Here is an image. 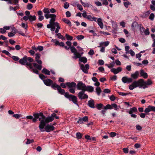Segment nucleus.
<instances>
[{"mask_svg":"<svg viewBox=\"0 0 155 155\" xmlns=\"http://www.w3.org/2000/svg\"><path fill=\"white\" fill-rule=\"evenodd\" d=\"M154 14L153 13H151L149 17V19H150L151 20H153L154 19Z\"/></svg>","mask_w":155,"mask_h":155,"instance_id":"obj_51","label":"nucleus"},{"mask_svg":"<svg viewBox=\"0 0 155 155\" xmlns=\"http://www.w3.org/2000/svg\"><path fill=\"white\" fill-rule=\"evenodd\" d=\"M98 64L99 65H103L104 64V62L102 60H99L98 61Z\"/></svg>","mask_w":155,"mask_h":155,"instance_id":"obj_52","label":"nucleus"},{"mask_svg":"<svg viewBox=\"0 0 155 155\" xmlns=\"http://www.w3.org/2000/svg\"><path fill=\"white\" fill-rule=\"evenodd\" d=\"M137 111V108L135 107H133L131 108L129 112L130 114H131L133 113H135Z\"/></svg>","mask_w":155,"mask_h":155,"instance_id":"obj_33","label":"nucleus"},{"mask_svg":"<svg viewBox=\"0 0 155 155\" xmlns=\"http://www.w3.org/2000/svg\"><path fill=\"white\" fill-rule=\"evenodd\" d=\"M12 58L15 61H18L19 60V58L18 57L16 56H13L12 57Z\"/></svg>","mask_w":155,"mask_h":155,"instance_id":"obj_54","label":"nucleus"},{"mask_svg":"<svg viewBox=\"0 0 155 155\" xmlns=\"http://www.w3.org/2000/svg\"><path fill=\"white\" fill-rule=\"evenodd\" d=\"M38 70V69L36 68H33L32 70H31V71H32L34 73H35L36 74H38L39 73Z\"/></svg>","mask_w":155,"mask_h":155,"instance_id":"obj_50","label":"nucleus"},{"mask_svg":"<svg viewBox=\"0 0 155 155\" xmlns=\"http://www.w3.org/2000/svg\"><path fill=\"white\" fill-rule=\"evenodd\" d=\"M64 96L68 99L69 101H72L74 104L78 106V98L75 96L69 94L68 92H66Z\"/></svg>","mask_w":155,"mask_h":155,"instance_id":"obj_5","label":"nucleus"},{"mask_svg":"<svg viewBox=\"0 0 155 155\" xmlns=\"http://www.w3.org/2000/svg\"><path fill=\"white\" fill-rule=\"evenodd\" d=\"M34 141L33 139L30 140L28 139L27 140V141L26 143V144H30L31 143L34 142Z\"/></svg>","mask_w":155,"mask_h":155,"instance_id":"obj_47","label":"nucleus"},{"mask_svg":"<svg viewBox=\"0 0 155 155\" xmlns=\"http://www.w3.org/2000/svg\"><path fill=\"white\" fill-rule=\"evenodd\" d=\"M56 24H57V28L55 30V32L56 33H58L59 30L60 28V27L59 26V25L58 23H56Z\"/></svg>","mask_w":155,"mask_h":155,"instance_id":"obj_45","label":"nucleus"},{"mask_svg":"<svg viewBox=\"0 0 155 155\" xmlns=\"http://www.w3.org/2000/svg\"><path fill=\"white\" fill-rule=\"evenodd\" d=\"M34 118L33 117L32 121L34 123L36 122L37 121L38 119L40 121L39 125V127L41 131L43 132L45 131L44 128L46 124V117L44 115L42 112L39 113H35L33 114Z\"/></svg>","mask_w":155,"mask_h":155,"instance_id":"obj_1","label":"nucleus"},{"mask_svg":"<svg viewBox=\"0 0 155 155\" xmlns=\"http://www.w3.org/2000/svg\"><path fill=\"white\" fill-rule=\"evenodd\" d=\"M94 87L91 86H86L85 87L84 91H87L89 92H92L94 91Z\"/></svg>","mask_w":155,"mask_h":155,"instance_id":"obj_20","label":"nucleus"},{"mask_svg":"<svg viewBox=\"0 0 155 155\" xmlns=\"http://www.w3.org/2000/svg\"><path fill=\"white\" fill-rule=\"evenodd\" d=\"M141 56V54L140 53L136 54V57L137 58H138L139 60L140 61L141 59L140 58V57Z\"/></svg>","mask_w":155,"mask_h":155,"instance_id":"obj_62","label":"nucleus"},{"mask_svg":"<svg viewBox=\"0 0 155 155\" xmlns=\"http://www.w3.org/2000/svg\"><path fill=\"white\" fill-rule=\"evenodd\" d=\"M140 31L142 32H143L144 31V28H143L141 24L140 25Z\"/></svg>","mask_w":155,"mask_h":155,"instance_id":"obj_64","label":"nucleus"},{"mask_svg":"<svg viewBox=\"0 0 155 155\" xmlns=\"http://www.w3.org/2000/svg\"><path fill=\"white\" fill-rule=\"evenodd\" d=\"M51 86V87L54 90H56L57 89V90H58V89H59V88H60L59 87H60L59 85L55 83H53Z\"/></svg>","mask_w":155,"mask_h":155,"instance_id":"obj_30","label":"nucleus"},{"mask_svg":"<svg viewBox=\"0 0 155 155\" xmlns=\"http://www.w3.org/2000/svg\"><path fill=\"white\" fill-rule=\"evenodd\" d=\"M109 42L108 41L105 42H101L99 44L100 45L98 46V47H101L104 46V47L105 48L107 46L109 45Z\"/></svg>","mask_w":155,"mask_h":155,"instance_id":"obj_28","label":"nucleus"},{"mask_svg":"<svg viewBox=\"0 0 155 155\" xmlns=\"http://www.w3.org/2000/svg\"><path fill=\"white\" fill-rule=\"evenodd\" d=\"M131 3L128 1L125 2H124V5L126 8H128V6L130 5Z\"/></svg>","mask_w":155,"mask_h":155,"instance_id":"obj_44","label":"nucleus"},{"mask_svg":"<svg viewBox=\"0 0 155 155\" xmlns=\"http://www.w3.org/2000/svg\"><path fill=\"white\" fill-rule=\"evenodd\" d=\"M56 114L55 113H53L51 114V116L47 117H46V124L54 120V118L56 119H58L59 117L56 116Z\"/></svg>","mask_w":155,"mask_h":155,"instance_id":"obj_7","label":"nucleus"},{"mask_svg":"<svg viewBox=\"0 0 155 155\" xmlns=\"http://www.w3.org/2000/svg\"><path fill=\"white\" fill-rule=\"evenodd\" d=\"M110 22L112 24L113 28H114H114H115L117 25L116 22H115L113 20H111Z\"/></svg>","mask_w":155,"mask_h":155,"instance_id":"obj_59","label":"nucleus"},{"mask_svg":"<svg viewBox=\"0 0 155 155\" xmlns=\"http://www.w3.org/2000/svg\"><path fill=\"white\" fill-rule=\"evenodd\" d=\"M33 59L31 57L25 55L22 58L20 59L19 62L22 65H25L26 67L31 66L32 64L31 62H33Z\"/></svg>","mask_w":155,"mask_h":155,"instance_id":"obj_4","label":"nucleus"},{"mask_svg":"<svg viewBox=\"0 0 155 155\" xmlns=\"http://www.w3.org/2000/svg\"><path fill=\"white\" fill-rule=\"evenodd\" d=\"M118 93L119 95L123 96H125L127 95H128L129 94H130V93H124V92H118Z\"/></svg>","mask_w":155,"mask_h":155,"instance_id":"obj_46","label":"nucleus"},{"mask_svg":"<svg viewBox=\"0 0 155 155\" xmlns=\"http://www.w3.org/2000/svg\"><path fill=\"white\" fill-rule=\"evenodd\" d=\"M42 72L45 74L47 75H50V72L49 71L45 68H43L41 71Z\"/></svg>","mask_w":155,"mask_h":155,"instance_id":"obj_32","label":"nucleus"},{"mask_svg":"<svg viewBox=\"0 0 155 155\" xmlns=\"http://www.w3.org/2000/svg\"><path fill=\"white\" fill-rule=\"evenodd\" d=\"M42 63V62L41 64H37L35 63H32V65L34 68H36L38 70H41L42 68V66L41 65Z\"/></svg>","mask_w":155,"mask_h":155,"instance_id":"obj_18","label":"nucleus"},{"mask_svg":"<svg viewBox=\"0 0 155 155\" xmlns=\"http://www.w3.org/2000/svg\"><path fill=\"white\" fill-rule=\"evenodd\" d=\"M138 23L136 21H134L133 22L131 25V27L132 29H134L135 28L138 26Z\"/></svg>","mask_w":155,"mask_h":155,"instance_id":"obj_36","label":"nucleus"},{"mask_svg":"<svg viewBox=\"0 0 155 155\" xmlns=\"http://www.w3.org/2000/svg\"><path fill=\"white\" fill-rule=\"evenodd\" d=\"M79 58V60L82 62L83 63H86L87 61V58L85 57H80V58Z\"/></svg>","mask_w":155,"mask_h":155,"instance_id":"obj_34","label":"nucleus"},{"mask_svg":"<svg viewBox=\"0 0 155 155\" xmlns=\"http://www.w3.org/2000/svg\"><path fill=\"white\" fill-rule=\"evenodd\" d=\"M87 19L88 20L91 21H97V18L96 17H95L94 16H92L90 15H87Z\"/></svg>","mask_w":155,"mask_h":155,"instance_id":"obj_24","label":"nucleus"},{"mask_svg":"<svg viewBox=\"0 0 155 155\" xmlns=\"http://www.w3.org/2000/svg\"><path fill=\"white\" fill-rule=\"evenodd\" d=\"M96 92L98 95L99 96L101 92V91L100 87H97L96 88Z\"/></svg>","mask_w":155,"mask_h":155,"instance_id":"obj_42","label":"nucleus"},{"mask_svg":"<svg viewBox=\"0 0 155 155\" xmlns=\"http://www.w3.org/2000/svg\"><path fill=\"white\" fill-rule=\"evenodd\" d=\"M81 68L82 71L85 73L87 74L88 73L87 70L85 68L84 65L83 64H82L81 65Z\"/></svg>","mask_w":155,"mask_h":155,"instance_id":"obj_37","label":"nucleus"},{"mask_svg":"<svg viewBox=\"0 0 155 155\" xmlns=\"http://www.w3.org/2000/svg\"><path fill=\"white\" fill-rule=\"evenodd\" d=\"M43 11L45 14L44 16L46 19L51 18L49 21V23L51 25V26H54L55 28V26L57 27V24H56V23H58L54 22L56 17V15L53 14H50L49 9L48 8H44Z\"/></svg>","mask_w":155,"mask_h":155,"instance_id":"obj_2","label":"nucleus"},{"mask_svg":"<svg viewBox=\"0 0 155 155\" xmlns=\"http://www.w3.org/2000/svg\"><path fill=\"white\" fill-rule=\"evenodd\" d=\"M69 91L71 93L74 94L75 92L74 88H69Z\"/></svg>","mask_w":155,"mask_h":155,"instance_id":"obj_60","label":"nucleus"},{"mask_svg":"<svg viewBox=\"0 0 155 155\" xmlns=\"http://www.w3.org/2000/svg\"><path fill=\"white\" fill-rule=\"evenodd\" d=\"M147 114H146V113H141L140 114H139L140 117L143 118H144L145 117V116Z\"/></svg>","mask_w":155,"mask_h":155,"instance_id":"obj_61","label":"nucleus"},{"mask_svg":"<svg viewBox=\"0 0 155 155\" xmlns=\"http://www.w3.org/2000/svg\"><path fill=\"white\" fill-rule=\"evenodd\" d=\"M98 70L99 71L102 72H103L104 71V68L102 67H100L98 68Z\"/></svg>","mask_w":155,"mask_h":155,"instance_id":"obj_63","label":"nucleus"},{"mask_svg":"<svg viewBox=\"0 0 155 155\" xmlns=\"http://www.w3.org/2000/svg\"><path fill=\"white\" fill-rule=\"evenodd\" d=\"M39 78H40L43 80V82H44V80H46V79H45L47 78V76H45V75H44L43 74H40L39 75Z\"/></svg>","mask_w":155,"mask_h":155,"instance_id":"obj_40","label":"nucleus"},{"mask_svg":"<svg viewBox=\"0 0 155 155\" xmlns=\"http://www.w3.org/2000/svg\"><path fill=\"white\" fill-rule=\"evenodd\" d=\"M59 88H59V89H58V93L64 95L65 94V93L64 90V89H61V87H60Z\"/></svg>","mask_w":155,"mask_h":155,"instance_id":"obj_38","label":"nucleus"},{"mask_svg":"<svg viewBox=\"0 0 155 155\" xmlns=\"http://www.w3.org/2000/svg\"><path fill=\"white\" fill-rule=\"evenodd\" d=\"M96 106L97 109L99 110H100L102 108L104 109L103 108L105 106L101 103L97 104Z\"/></svg>","mask_w":155,"mask_h":155,"instance_id":"obj_35","label":"nucleus"},{"mask_svg":"<svg viewBox=\"0 0 155 155\" xmlns=\"http://www.w3.org/2000/svg\"><path fill=\"white\" fill-rule=\"evenodd\" d=\"M43 82L44 84L48 86H51L53 83V81L50 79H46Z\"/></svg>","mask_w":155,"mask_h":155,"instance_id":"obj_16","label":"nucleus"},{"mask_svg":"<svg viewBox=\"0 0 155 155\" xmlns=\"http://www.w3.org/2000/svg\"><path fill=\"white\" fill-rule=\"evenodd\" d=\"M88 118L87 116H85L83 118H79L78 120L77 121L78 123L81 124L83 123V122H87L88 121Z\"/></svg>","mask_w":155,"mask_h":155,"instance_id":"obj_13","label":"nucleus"},{"mask_svg":"<svg viewBox=\"0 0 155 155\" xmlns=\"http://www.w3.org/2000/svg\"><path fill=\"white\" fill-rule=\"evenodd\" d=\"M77 7L78 8V9L81 11H82L83 10V8L82 6L79 4H77Z\"/></svg>","mask_w":155,"mask_h":155,"instance_id":"obj_53","label":"nucleus"},{"mask_svg":"<svg viewBox=\"0 0 155 155\" xmlns=\"http://www.w3.org/2000/svg\"><path fill=\"white\" fill-rule=\"evenodd\" d=\"M70 49L71 52L74 54V56L72 57V58L75 59H77L78 58H80L81 55L83 54V52L81 53V54L78 52L77 49L73 46L70 47Z\"/></svg>","mask_w":155,"mask_h":155,"instance_id":"obj_6","label":"nucleus"},{"mask_svg":"<svg viewBox=\"0 0 155 155\" xmlns=\"http://www.w3.org/2000/svg\"><path fill=\"white\" fill-rule=\"evenodd\" d=\"M54 127L53 125H50L49 124H48L47 125H46L45 126L44 128L45 130V131L46 132H49L51 131H52L54 129Z\"/></svg>","mask_w":155,"mask_h":155,"instance_id":"obj_11","label":"nucleus"},{"mask_svg":"<svg viewBox=\"0 0 155 155\" xmlns=\"http://www.w3.org/2000/svg\"><path fill=\"white\" fill-rule=\"evenodd\" d=\"M122 81L124 83H130L132 82L133 79L131 78H128L127 77H124L122 78Z\"/></svg>","mask_w":155,"mask_h":155,"instance_id":"obj_14","label":"nucleus"},{"mask_svg":"<svg viewBox=\"0 0 155 155\" xmlns=\"http://www.w3.org/2000/svg\"><path fill=\"white\" fill-rule=\"evenodd\" d=\"M65 36L66 39L68 40L71 41L73 39V37L68 34H66Z\"/></svg>","mask_w":155,"mask_h":155,"instance_id":"obj_43","label":"nucleus"},{"mask_svg":"<svg viewBox=\"0 0 155 155\" xmlns=\"http://www.w3.org/2000/svg\"><path fill=\"white\" fill-rule=\"evenodd\" d=\"M87 105L89 107L91 108H94V102L93 100L89 101L87 102Z\"/></svg>","mask_w":155,"mask_h":155,"instance_id":"obj_22","label":"nucleus"},{"mask_svg":"<svg viewBox=\"0 0 155 155\" xmlns=\"http://www.w3.org/2000/svg\"><path fill=\"white\" fill-rule=\"evenodd\" d=\"M84 37L82 35H78L76 36L77 39L79 40H81L84 39Z\"/></svg>","mask_w":155,"mask_h":155,"instance_id":"obj_48","label":"nucleus"},{"mask_svg":"<svg viewBox=\"0 0 155 155\" xmlns=\"http://www.w3.org/2000/svg\"><path fill=\"white\" fill-rule=\"evenodd\" d=\"M12 31L15 33H16L18 32V30L16 29L15 27H13L12 28Z\"/></svg>","mask_w":155,"mask_h":155,"instance_id":"obj_57","label":"nucleus"},{"mask_svg":"<svg viewBox=\"0 0 155 155\" xmlns=\"http://www.w3.org/2000/svg\"><path fill=\"white\" fill-rule=\"evenodd\" d=\"M37 13L39 16L38 20L40 21H42L44 18V16L42 15L43 14L42 12L40 10Z\"/></svg>","mask_w":155,"mask_h":155,"instance_id":"obj_25","label":"nucleus"},{"mask_svg":"<svg viewBox=\"0 0 155 155\" xmlns=\"http://www.w3.org/2000/svg\"><path fill=\"white\" fill-rule=\"evenodd\" d=\"M103 108L105 110H111L114 108L116 110H117L119 109L118 108L117 104L115 103L112 104L111 105L107 104L106 106L104 107Z\"/></svg>","mask_w":155,"mask_h":155,"instance_id":"obj_8","label":"nucleus"},{"mask_svg":"<svg viewBox=\"0 0 155 155\" xmlns=\"http://www.w3.org/2000/svg\"><path fill=\"white\" fill-rule=\"evenodd\" d=\"M144 34L146 35H148L150 34V31H149V29L148 28H147L144 31Z\"/></svg>","mask_w":155,"mask_h":155,"instance_id":"obj_58","label":"nucleus"},{"mask_svg":"<svg viewBox=\"0 0 155 155\" xmlns=\"http://www.w3.org/2000/svg\"><path fill=\"white\" fill-rule=\"evenodd\" d=\"M97 22L101 28H103V24L101 18H99L97 19Z\"/></svg>","mask_w":155,"mask_h":155,"instance_id":"obj_26","label":"nucleus"},{"mask_svg":"<svg viewBox=\"0 0 155 155\" xmlns=\"http://www.w3.org/2000/svg\"><path fill=\"white\" fill-rule=\"evenodd\" d=\"M84 91H81L79 92L78 94V97L81 100H84L88 98V96L84 93Z\"/></svg>","mask_w":155,"mask_h":155,"instance_id":"obj_9","label":"nucleus"},{"mask_svg":"<svg viewBox=\"0 0 155 155\" xmlns=\"http://www.w3.org/2000/svg\"><path fill=\"white\" fill-rule=\"evenodd\" d=\"M144 80L142 79H139L137 81H134L132 84L129 86V89L132 90L134 88L139 87L140 88H143L145 89L147 87L144 85Z\"/></svg>","mask_w":155,"mask_h":155,"instance_id":"obj_3","label":"nucleus"},{"mask_svg":"<svg viewBox=\"0 0 155 155\" xmlns=\"http://www.w3.org/2000/svg\"><path fill=\"white\" fill-rule=\"evenodd\" d=\"M29 18V20L30 21L35 20L36 19V17L35 15L33 16L30 15Z\"/></svg>","mask_w":155,"mask_h":155,"instance_id":"obj_39","label":"nucleus"},{"mask_svg":"<svg viewBox=\"0 0 155 155\" xmlns=\"http://www.w3.org/2000/svg\"><path fill=\"white\" fill-rule=\"evenodd\" d=\"M62 21L64 22L66 24L68 25L70 27H71L72 25L71 23V22L69 20L65 18H63L62 19Z\"/></svg>","mask_w":155,"mask_h":155,"instance_id":"obj_31","label":"nucleus"},{"mask_svg":"<svg viewBox=\"0 0 155 155\" xmlns=\"http://www.w3.org/2000/svg\"><path fill=\"white\" fill-rule=\"evenodd\" d=\"M41 54L39 53H36L35 54V60L36 61L38 64H41V60H40L39 59L40 58Z\"/></svg>","mask_w":155,"mask_h":155,"instance_id":"obj_21","label":"nucleus"},{"mask_svg":"<svg viewBox=\"0 0 155 155\" xmlns=\"http://www.w3.org/2000/svg\"><path fill=\"white\" fill-rule=\"evenodd\" d=\"M69 6V3L67 2H66L64 4V8L65 9H67L68 8Z\"/></svg>","mask_w":155,"mask_h":155,"instance_id":"obj_55","label":"nucleus"},{"mask_svg":"<svg viewBox=\"0 0 155 155\" xmlns=\"http://www.w3.org/2000/svg\"><path fill=\"white\" fill-rule=\"evenodd\" d=\"M81 2L82 5H83L84 7H90L92 8L93 7V6L91 4H90L89 3H85L83 2L81 0Z\"/></svg>","mask_w":155,"mask_h":155,"instance_id":"obj_29","label":"nucleus"},{"mask_svg":"<svg viewBox=\"0 0 155 155\" xmlns=\"http://www.w3.org/2000/svg\"><path fill=\"white\" fill-rule=\"evenodd\" d=\"M122 70V68L121 67H119L117 69L115 68H112L111 70L110 71L113 73L114 74H117L119 72H121Z\"/></svg>","mask_w":155,"mask_h":155,"instance_id":"obj_15","label":"nucleus"},{"mask_svg":"<svg viewBox=\"0 0 155 155\" xmlns=\"http://www.w3.org/2000/svg\"><path fill=\"white\" fill-rule=\"evenodd\" d=\"M140 77H142L145 79H146L147 78L148 75L147 73L144 72V71L143 70H140Z\"/></svg>","mask_w":155,"mask_h":155,"instance_id":"obj_23","label":"nucleus"},{"mask_svg":"<svg viewBox=\"0 0 155 155\" xmlns=\"http://www.w3.org/2000/svg\"><path fill=\"white\" fill-rule=\"evenodd\" d=\"M139 73L138 71H136L134 73L131 75V78L134 79H136L138 78Z\"/></svg>","mask_w":155,"mask_h":155,"instance_id":"obj_19","label":"nucleus"},{"mask_svg":"<svg viewBox=\"0 0 155 155\" xmlns=\"http://www.w3.org/2000/svg\"><path fill=\"white\" fill-rule=\"evenodd\" d=\"M76 137L78 139H81L82 137V135L80 132H78L76 133Z\"/></svg>","mask_w":155,"mask_h":155,"instance_id":"obj_56","label":"nucleus"},{"mask_svg":"<svg viewBox=\"0 0 155 155\" xmlns=\"http://www.w3.org/2000/svg\"><path fill=\"white\" fill-rule=\"evenodd\" d=\"M33 7L32 5L31 4L28 3L27 5V9L28 10H31Z\"/></svg>","mask_w":155,"mask_h":155,"instance_id":"obj_49","label":"nucleus"},{"mask_svg":"<svg viewBox=\"0 0 155 155\" xmlns=\"http://www.w3.org/2000/svg\"><path fill=\"white\" fill-rule=\"evenodd\" d=\"M150 111L155 112V106L149 105L144 110L146 114H148V113Z\"/></svg>","mask_w":155,"mask_h":155,"instance_id":"obj_12","label":"nucleus"},{"mask_svg":"<svg viewBox=\"0 0 155 155\" xmlns=\"http://www.w3.org/2000/svg\"><path fill=\"white\" fill-rule=\"evenodd\" d=\"M56 35H57L58 38L59 39H61L62 40H65V38L60 33H58L56 34Z\"/></svg>","mask_w":155,"mask_h":155,"instance_id":"obj_41","label":"nucleus"},{"mask_svg":"<svg viewBox=\"0 0 155 155\" xmlns=\"http://www.w3.org/2000/svg\"><path fill=\"white\" fill-rule=\"evenodd\" d=\"M77 88L78 90H81V91H84L86 87L85 84L81 81H79L77 84Z\"/></svg>","mask_w":155,"mask_h":155,"instance_id":"obj_10","label":"nucleus"},{"mask_svg":"<svg viewBox=\"0 0 155 155\" xmlns=\"http://www.w3.org/2000/svg\"><path fill=\"white\" fill-rule=\"evenodd\" d=\"M144 85L148 87V86L151 85L153 84V82L151 79H148L147 81H144Z\"/></svg>","mask_w":155,"mask_h":155,"instance_id":"obj_27","label":"nucleus"},{"mask_svg":"<svg viewBox=\"0 0 155 155\" xmlns=\"http://www.w3.org/2000/svg\"><path fill=\"white\" fill-rule=\"evenodd\" d=\"M66 84L68 87L69 88H74L76 85V84L74 82H68L66 83Z\"/></svg>","mask_w":155,"mask_h":155,"instance_id":"obj_17","label":"nucleus"}]
</instances>
